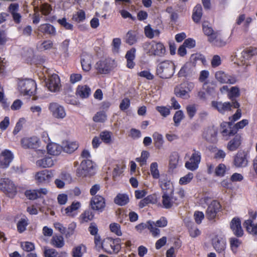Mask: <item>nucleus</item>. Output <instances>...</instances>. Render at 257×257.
Masks as SVG:
<instances>
[{"instance_id":"f257e3e1","label":"nucleus","mask_w":257,"mask_h":257,"mask_svg":"<svg viewBox=\"0 0 257 257\" xmlns=\"http://www.w3.org/2000/svg\"><path fill=\"white\" fill-rule=\"evenodd\" d=\"M185 192L182 188L172 193L163 194L162 196V206L165 209H171L177 206L183 202Z\"/></svg>"},{"instance_id":"f03ea898","label":"nucleus","mask_w":257,"mask_h":257,"mask_svg":"<svg viewBox=\"0 0 257 257\" xmlns=\"http://www.w3.org/2000/svg\"><path fill=\"white\" fill-rule=\"evenodd\" d=\"M120 241V239L119 238L113 239L111 237H106L102 241L100 239L99 243L95 244V246L99 248L101 247L107 253H117L121 248Z\"/></svg>"},{"instance_id":"7ed1b4c3","label":"nucleus","mask_w":257,"mask_h":257,"mask_svg":"<svg viewBox=\"0 0 257 257\" xmlns=\"http://www.w3.org/2000/svg\"><path fill=\"white\" fill-rule=\"evenodd\" d=\"M143 48L145 53L149 56H157L162 57L166 53V48L164 44L160 42L152 41L143 44Z\"/></svg>"},{"instance_id":"20e7f679","label":"nucleus","mask_w":257,"mask_h":257,"mask_svg":"<svg viewBox=\"0 0 257 257\" xmlns=\"http://www.w3.org/2000/svg\"><path fill=\"white\" fill-rule=\"evenodd\" d=\"M174 63L170 60H164L158 64L157 67V74L162 79H168L172 77L175 73Z\"/></svg>"},{"instance_id":"39448f33","label":"nucleus","mask_w":257,"mask_h":257,"mask_svg":"<svg viewBox=\"0 0 257 257\" xmlns=\"http://www.w3.org/2000/svg\"><path fill=\"white\" fill-rule=\"evenodd\" d=\"M116 67V62L110 58L100 59L95 65V69L98 74H109Z\"/></svg>"},{"instance_id":"423d86ee","label":"nucleus","mask_w":257,"mask_h":257,"mask_svg":"<svg viewBox=\"0 0 257 257\" xmlns=\"http://www.w3.org/2000/svg\"><path fill=\"white\" fill-rule=\"evenodd\" d=\"M20 93L23 95L31 96L35 94L37 89L36 82L32 79H25L18 83Z\"/></svg>"},{"instance_id":"0eeeda50","label":"nucleus","mask_w":257,"mask_h":257,"mask_svg":"<svg viewBox=\"0 0 257 257\" xmlns=\"http://www.w3.org/2000/svg\"><path fill=\"white\" fill-rule=\"evenodd\" d=\"M194 87V83L188 81H184L177 85L174 88V94L177 97L186 99L190 97L189 93Z\"/></svg>"},{"instance_id":"6e6552de","label":"nucleus","mask_w":257,"mask_h":257,"mask_svg":"<svg viewBox=\"0 0 257 257\" xmlns=\"http://www.w3.org/2000/svg\"><path fill=\"white\" fill-rule=\"evenodd\" d=\"M0 190L9 197H14L17 194V187L9 178L0 179Z\"/></svg>"},{"instance_id":"1a4fd4ad","label":"nucleus","mask_w":257,"mask_h":257,"mask_svg":"<svg viewBox=\"0 0 257 257\" xmlns=\"http://www.w3.org/2000/svg\"><path fill=\"white\" fill-rule=\"evenodd\" d=\"M211 106L220 113L224 114L225 112L230 111L232 107L239 108L240 104L238 101H234L233 103L227 101L223 103L220 101H212Z\"/></svg>"},{"instance_id":"9d476101","label":"nucleus","mask_w":257,"mask_h":257,"mask_svg":"<svg viewBox=\"0 0 257 257\" xmlns=\"http://www.w3.org/2000/svg\"><path fill=\"white\" fill-rule=\"evenodd\" d=\"M249 153L245 151L240 150L234 156L233 165L237 168L246 167L248 164Z\"/></svg>"},{"instance_id":"9b49d317","label":"nucleus","mask_w":257,"mask_h":257,"mask_svg":"<svg viewBox=\"0 0 257 257\" xmlns=\"http://www.w3.org/2000/svg\"><path fill=\"white\" fill-rule=\"evenodd\" d=\"M222 210V206L220 202L213 200L208 205L206 210V217L209 220H214L217 217V213Z\"/></svg>"},{"instance_id":"f8f14e48","label":"nucleus","mask_w":257,"mask_h":257,"mask_svg":"<svg viewBox=\"0 0 257 257\" xmlns=\"http://www.w3.org/2000/svg\"><path fill=\"white\" fill-rule=\"evenodd\" d=\"M193 151L189 161H187L185 164V167L191 171H195L198 168L201 159V153L199 151L195 149H193Z\"/></svg>"},{"instance_id":"ddd939ff","label":"nucleus","mask_w":257,"mask_h":257,"mask_svg":"<svg viewBox=\"0 0 257 257\" xmlns=\"http://www.w3.org/2000/svg\"><path fill=\"white\" fill-rule=\"evenodd\" d=\"M146 228L150 230L154 237H157L160 235V229L154 226V222L152 220H149L146 223H141L135 226L136 230L139 233H141Z\"/></svg>"},{"instance_id":"4468645a","label":"nucleus","mask_w":257,"mask_h":257,"mask_svg":"<svg viewBox=\"0 0 257 257\" xmlns=\"http://www.w3.org/2000/svg\"><path fill=\"white\" fill-rule=\"evenodd\" d=\"M217 127L212 125L204 129L202 136L208 142L215 143L217 142Z\"/></svg>"},{"instance_id":"2eb2a0df","label":"nucleus","mask_w":257,"mask_h":257,"mask_svg":"<svg viewBox=\"0 0 257 257\" xmlns=\"http://www.w3.org/2000/svg\"><path fill=\"white\" fill-rule=\"evenodd\" d=\"M48 109L55 118H63L66 116L64 108L57 102L50 103Z\"/></svg>"},{"instance_id":"dca6fc26","label":"nucleus","mask_w":257,"mask_h":257,"mask_svg":"<svg viewBox=\"0 0 257 257\" xmlns=\"http://www.w3.org/2000/svg\"><path fill=\"white\" fill-rule=\"evenodd\" d=\"M89 204L92 210L102 212L105 206V199L102 196L96 195L92 197Z\"/></svg>"},{"instance_id":"f3484780","label":"nucleus","mask_w":257,"mask_h":257,"mask_svg":"<svg viewBox=\"0 0 257 257\" xmlns=\"http://www.w3.org/2000/svg\"><path fill=\"white\" fill-rule=\"evenodd\" d=\"M46 85L48 90L51 92H57L59 90L60 87V80L59 76L56 74H53L49 76Z\"/></svg>"},{"instance_id":"a211bd4d","label":"nucleus","mask_w":257,"mask_h":257,"mask_svg":"<svg viewBox=\"0 0 257 257\" xmlns=\"http://www.w3.org/2000/svg\"><path fill=\"white\" fill-rule=\"evenodd\" d=\"M231 122L223 121L220 124V132L225 140L236 134L235 130Z\"/></svg>"},{"instance_id":"6ab92c4d","label":"nucleus","mask_w":257,"mask_h":257,"mask_svg":"<svg viewBox=\"0 0 257 257\" xmlns=\"http://www.w3.org/2000/svg\"><path fill=\"white\" fill-rule=\"evenodd\" d=\"M93 169L92 161L89 160H85L81 162L79 167L77 170V174L78 177H86L89 172Z\"/></svg>"},{"instance_id":"aec40b11","label":"nucleus","mask_w":257,"mask_h":257,"mask_svg":"<svg viewBox=\"0 0 257 257\" xmlns=\"http://www.w3.org/2000/svg\"><path fill=\"white\" fill-rule=\"evenodd\" d=\"M212 244L217 252L224 254L226 241L224 237L215 236L212 239Z\"/></svg>"},{"instance_id":"412c9836","label":"nucleus","mask_w":257,"mask_h":257,"mask_svg":"<svg viewBox=\"0 0 257 257\" xmlns=\"http://www.w3.org/2000/svg\"><path fill=\"white\" fill-rule=\"evenodd\" d=\"M159 183L162 194L174 193V187L167 175L162 176L159 179Z\"/></svg>"},{"instance_id":"4be33fe9","label":"nucleus","mask_w":257,"mask_h":257,"mask_svg":"<svg viewBox=\"0 0 257 257\" xmlns=\"http://www.w3.org/2000/svg\"><path fill=\"white\" fill-rule=\"evenodd\" d=\"M242 142V137L241 134H236L231 139L227 144V149L233 152L239 149Z\"/></svg>"},{"instance_id":"5701e85b","label":"nucleus","mask_w":257,"mask_h":257,"mask_svg":"<svg viewBox=\"0 0 257 257\" xmlns=\"http://www.w3.org/2000/svg\"><path fill=\"white\" fill-rule=\"evenodd\" d=\"M14 159L12 152L9 150H5L0 154V168H8Z\"/></svg>"},{"instance_id":"b1692460","label":"nucleus","mask_w":257,"mask_h":257,"mask_svg":"<svg viewBox=\"0 0 257 257\" xmlns=\"http://www.w3.org/2000/svg\"><path fill=\"white\" fill-rule=\"evenodd\" d=\"M215 77L221 83L233 84L236 82L235 77L228 75L222 71H217L215 74Z\"/></svg>"},{"instance_id":"393cba45","label":"nucleus","mask_w":257,"mask_h":257,"mask_svg":"<svg viewBox=\"0 0 257 257\" xmlns=\"http://www.w3.org/2000/svg\"><path fill=\"white\" fill-rule=\"evenodd\" d=\"M47 193L48 191L46 188H40L39 189L27 190L25 191V194L29 199L35 200L43 197Z\"/></svg>"},{"instance_id":"a878e982","label":"nucleus","mask_w":257,"mask_h":257,"mask_svg":"<svg viewBox=\"0 0 257 257\" xmlns=\"http://www.w3.org/2000/svg\"><path fill=\"white\" fill-rule=\"evenodd\" d=\"M230 227L233 234L240 237L243 235V231L241 225V221L238 217H234L230 223Z\"/></svg>"},{"instance_id":"bb28decb","label":"nucleus","mask_w":257,"mask_h":257,"mask_svg":"<svg viewBox=\"0 0 257 257\" xmlns=\"http://www.w3.org/2000/svg\"><path fill=\"white\" fill-rule=\"evenodd\" d=\"M22 147L25 149H35L39 146V139L37 137H26L21 139Z\"/></svg>"},{"instance_id":"cd10ccee","label":"nucleus","mask_w":257,"mask_h":257,"mask_svg":"<svg viewBox=\"0 0 257 257\" xmlns=\"http://www.w3.org/2000/svg\"><path fill=\"white\" fill-rule=\"evenodd\" d=\"M143 35H140L139 33L134 30H130L125 35V42L128 45L132 46L136 44L141 38Z\"/></svg>"},{"instance_id":"c85d7f7f","label":"nucleus","mask_w":257,"mask_h":257,"mask_svg":"<svg viewBox=\"0 0 257 257\" xmlns=\"http://www.w3.org/2000/svg\"><path fill=\"white\" fill-rule=\"evenodd\" d=\"M37 30L39 33L44 35H49L54 36L56 34L55 28L54 26L49 23H45L40 25Z\"/></svg>"},{"instance_id":"c756f323","label":"nucleus","mask_w":257,"mask_h":257,"mask_svg":"<svg viewBox=\"0 0 257 257\" xmlns=\"http://www.w3.org/2000/svg\"><path fill=\"white\" fill-rule=\"evenodd\" d=\"M53 177V174L51 171L45 170L37 173L36 179L39 183L49 182Z\"/></svg>"},{"instance_id":"7c9ffc66","label":"nucleus","mask_w":257,"mask_h":257,"mask_svg":"<svg viewBox=\"0 0 257 257\" xmlns=\"http://www.w3.org/2000/svg\"><path fill=\"white\" fill-rule=\"evenodd\" d=\"M208 41L216 47H223L226 44L225 39L218 31H216L213 36L208 38Z\"/></svg>"},{"instance_id":"2f4dec72","label":"nucleus","mask_w":257,"mask_h":257,"mask_svg":"<svg viewBox=\"0 0 257 257\" xmlns=\"http://www.w3.org/2000/svg\"><path fill=\"white\" fill-rule=\"evenodd\" d=\"M80 206L81 204L79 202H73L71 205L66 208H62L61 212L67 216L74 217L76 214L75 212L80 207Z\"/></svg>"},{"instance_id":"473e14b6","label":"nucleus","mask_w":257,"mask_h":257,"mask_svg":"<svg viewBox=\"0 0 257 257\" xmlns=\"http://www.w3.org/2000/svg\"><path fill=\"white\" fill-rule=\"evenodd\" d=\"M92 57L88 55H84L81 59V64L82 70L88 72L91 68Z\"/></svg>"},{"instance_id":"72a5a7b5","label":"nucleus","mask_w":257,"mask_h":257,"mask_svg":"<svg viewBox=\"0 0 257 257\" xmlns=\"http://www.w3.org/2000/svg\"><path fill=\"white\" fill-rule=\"evenodd\" d=\"M243 225L248 233L253 235H257V223H254L250 220H245Z\"/></svg>"},{"instance_id":"f704fd0d","label":"nucleus","mask_w":257,"mask_h":257,"mask_svg":"<svg viewBox=\"0 0 257 257\" xmlns=\"http://www.w3.org/2000/svg\"><path fill=\"white\" fill-rule=\"evenodd\" d=\"M94 217V213L92 209L85 210L79 216L80 223L88 222L93 220Z\"/></svg>"},{"instance_id":"c9c22d12","label":"nucleus","mask_w":257,"mask_h":257,"mask_svg":"<svg viewBox=\"0 0 257 257\" xmlns=\"http://www.w3.org/2000/svg\"><path fill=\"white\" fill-rule=\"evenodd\" d=\"M202 16V8L200 4H197L193 10L192 18L195 23H199Z\"/></svg>"},{"instance_id":"e433bc0d","label":"nucleus","mask_w":257,"mask_h":257,"mask_svg":"<svg viewBox=\"0 0 257 257\" xmlns=\"http://www.w3.org/2000/svg\"><path fill=\"white\" fill-rule=\"evenodd\" d=\"M51 244L56 248H62L64 246L65 243L63 237L61 235H54L50 240Z\"/></svg>"},{"instance_id":"4c0bfd02","label":"nucleus","mask_w":257,"mask_h":257,"mask_svg":"<svg viewBox=\"0 0 257 257\" xmlns=\"http://www.w3.org/2000/svg\"><path fill=\"white\" fill-rule=\"evenodd\" d=\"M152 137L155 148L158 149H162L164 143L162 135L157 132H155L153 134Z\"/></svg>"},{"instance_id":"58836bf2","label":"nucleus","mask_w":257,"mask_h":257,"mask_svg":"<svg viewBox=\"0 0 257 257\" xmlns=\"http://www.w3.org/2000/svg\"><path fill=\"white\" fill-rule=\"evenodd\" d=\"M88 231L92 235L94 236V243L97 244L101 239L100 236L98 234V229L95 222H91L88 228Z\"/></svg>"},{"instance_id":"ea45409f","label":"nucleus","mask_w":257,"mask_h":257,"mask_svg":"<svg viewBox=\"0 0 257 257\" xmlns=\"http://www.w3.org/2000/svg\"><path fill=\"white\" fill-rule=\"evenodd\" d=\"M90 88L87 85H79L76 90V94L81 98H85L89 97L90 94Z\"/></svg>"},{"instance_id":"a19ab883","label":"nucleus","mask_w":257,"mask_h":257,"mask_svg":"<svg viewBox=\"0 0 257 257\" xmlns=\"http://www.w3.org/2000/svg\"><path fill=\"white\" fill-rule=\"evenodd\" d=\"M240 95L239 88L237 86H232L228 91L227 94V97L231 101V102L234 101H238L236 98L239 97Z\"/></svg>"},{"instance_id":"79ce46f5","label":"nucleus","mask_w":257,"mask_h":257,"mask_svg":"<svg viewBox=\"0 0 257 257\" xmlns=\"http://www.w3.org/2000/svg\"><path fill=\"white\" fill-rule=\"evenodd\" d=\"M129 202L127 195L125 194H118L114 199V202L119 206H124Z\"/></svg>"},{"instance_id":"37998d69","label":"nucleus","mask_w":257,"mask_h":257,"mask_svg":"<svg viewBox=\"0 0 257 257\" xmlns=\"http://www.w3.org/2000/svg\"><path fill=\"white\" fill-rule=\"evenodd\" d=\"M29 224V219L27 217L21 218L17 223L18 232L20 233L24 232Z\"/></svg>"},{"instance_id":"c03bdc74","label":"nucleus","mask_w":257,"mask_h":257,"mask_svg":"<svg viewBox=\"0 0 257 257\" xmlns=\"http://www.w3.org/2000/svg\"><path fill=\"white\" fill-rule=\"evenodd\" d=\"M47 149L48 153L51 155L57 156L61 152V147L56 143H48Z\"/></svg>"},{"instance_id":"a18cd8bd","label":"nucleus","mask_w":257,"mask_h":257,"mask_svg":"<svg viewBox=\"0 0 257 257\" xmlns=\"http://www.w3.org/2000/svg\"><path fill=\"white\" fill-rule=\"evenodd\" d=\"M38 166L42 168L51 167L54 165V161L51 157H45L36 162Z\"/></svg>"},{"instance_id":"49530a36","label":"nucleus","mask_w":257,"mask_h":257,"mask_svg":"<svg viewBox=\"0 0 257 257\" xmlns=\"http://www.w3.org/2000/svg\"><path fill=\"white\" fill-rule=\"evenodd\" d=\"M179 160V155L177 152H173L170 156L169 159V167L170 169H174L177 168Z\"/></svg>"},{"instance_id":"de8ad7c7","label":"nucleus","mask_w":257,"mask_h":257,"mask_svg":"<svg viewBox=\"0 0 257 257\" xmlns=\"http://www.w3.org/2000/svg\"><path fill=\"white\" fill-rule=\"evenodd\" d=\"M112 133L107 131L101 132L99 134L101 140L106 144H110L112 142Z\"/></svg>"},{"instance_id":"09e8293b","label":"nucleus","mask_w":257,"mask_h":257,"mask_svg":"<svg viewBox=\"0 0 257 257\" xmlns=\"http://www.w3.org/2000/svg\"><path fill=\"white\" fill-rule=\"evenodd\" d=\"M230 246L232 251L234 253H236L237 252L238 247L241 244V241L236 238L231 237L229 239Z\"/></svg>"},{"instance_id":"8fccbe9b","label":"nucleus","mask_w":257,"mask_h":257,"mask_svg":"<svg viewBox=\"0 0 257 257\" xmlns=\"http://www.w3.org/2000/svg\"><path fill=\"white\" fill-rule=\"evenodd\" d=\"M184 117L185 115L182 110H179L176 111L173 118L175 126H178Z\"/></svg>"},{"instance_id":"3c124183","label":"nucleus","mask_w":257,"mask_h":257,"mask_svg":"<svg viewBox=\"0 0 257 257\" xmlns=\"http://www.w3.org/2000/svg\"><path fill=\"white\" fill-rule=\"evenodd\" d=\"M155 203V198L152 195H150L142 199L139 203V206L140 208H143L150 203Z\"/></svg>"},{"instance_id":"603ef678","label":"nucleus","mask_w":257,"mask_h":257,"mask_svg":"<svg viewBox=\"0 0 257 257\" xmlns=\"http://www.w3.org/2000/svg\"><path fill=\"white\" fill-rule=\"evenodd\" d=\"M216 84L215 82H209L208 81L205 82L203 85V88L206 92L209 94H212L215 92Z\"/></svg>"},{"instance_id":"864d4df0","label":"nucleus","mask_w":257,"mask_h":257,"mask_svg":"<svg viewBox=\"0 0 257 257\" xmlns=\"http://www.w3.org/2000/svg\"><path fill=\"white\" fill-rule=\"evenodd\" d=\"M107 119V115L104 111H98L93 117V120L95 122L103 123Z\"/></svg>"},{"instance_id":"5fc2aeb1","label":"nucleus","mask_w":257,"mask_h":257,"mask_svg":"<svg viewBox=\"0 0 257 257\" xmlns=\"http://www.w3.org/2000/svg\"><path fill=\"white\" fill-rule=\"evenodd\" d=\"M78 147V144L76 142H68L64 146V151L68 153H72Z\"/></svg>"},{"instance_id":"6e6d98bb","label":"nucleus","mask_w":257,"mask_h":257,"mask_svg":"<svg viewBox=\"0 0 257 257\" xmlns=\"http://www.w3.org/2000/svg\"><path fill=\"white\" fill-rule=\"evenodd\" d=\"M150 171L154 179H157L160 177L158 165L157 162H153L150 165Z\"/></svg>"},{"instance_id":"4d7b16f0","label":"nucleus","mask_w":257,"mask_h":257,"mask_svg":"<svg viewBox=\"0 0 257 257\" xmlns=\"http://www.w3.org/2000/svg\"><path fill=\"white\" fill-rule=\"evenodd\" d=\"M109 229L111 232L116 235L119 236L122 235L120 225L119 224L114 222L110 223L109 225Z\"/></svg>"},{"instance_id":"13d9d810","label":"nucleus","mask_w":257,"mask_h":257,"mask_svg":"<svg viewBox=\"0 0 257 257\" xmlns=\"http://www.w3.org/2000/svg\"><path fill=\"white\" fill-rule=\"evenodd\" d=\"M226 166L223 164H219L215 169V175L218 177H223L226 172Z\"/></svg>"},{"instance_id":"bf43d9fd","label":"nucleus","mask_w":257,"mask_h":257,"mask_svg":"<svg viewBox=\"0 0 257 257\" xmlns=\"http://www.w3.org/2000/svg\"><path fill=\"white\" fill-rule=\"evenodd\" d=\"M202 30L204 34L208 36V38L213 36L216 31H214L212 28L209 26L205 22L202 24Z\"/></svg>"},{"instance_id":"052dcab7","label":"nucleus","mask_w":257,"mask_h":257,"mask_svg":"<svg viewBox=\"0 0 257 257\" xmlns=\"http://www.w3.org/2000/svg\"><path fill=\"white\" fill-rule=\"evenodd\" d=\"M193 177V174L192 173L189 172L185 176L180 178L179 183L181 185H186L191 181Z\"/></svg>"},{"instance_id":"680f3d73","label":"nucleus","mask_w":257,"mask_h":257,"mask_svg":"<svg viewBox=\"0 0 257 257\" xmlns=\"http://www.w3.org/2000/svg\"><path fill=\"white\" fill-rule=\"evenodd\" d=\"M187 113L190 119H192L197 112L196 106L195 104L188 105L186 108Z\"/></svg>"},{"instance_id":"e2e57ef3","label":"nucleus","mask_w":257,"mask_h":257,"mask_svg":"<svg viewBox=\"0 0 257 257\" xmlns=\"http://www.w3.org/2000/svg\"><path fill=\"white\" fill-rule=\"evenodd\" d=\"M58 252L54 248L45 247L44 250V257H57Z\"/></svg>"},{"instance_id":"0e129e2a","label":"nucleus","mask_w":257,"mask_h":257,"mask_svg":"<svg viewBox=\"0 0 257 257\" xmlns=\"http://www.w3.org/2000/svg\"><path fill=\"white\" fill-rule=\"evenodd\" d=\"M156 109L163 117H166L170 114V106L168 107L164 106H158Z\"/></svg>"},{"instance_id":"69168bd1","label":"nucleus","mask_w":257,"mask_h":257,"mask_svg":"<svg viewBox=\"0 0 257 257\" xmlns=\"http://www.w3.org/2000/svg\"><path fill=\"white\" fill-rule=\"evenodd\" d=\"M82 247L85 248V246L83 244H81L74 247L72 250V257H82L83 255L82 252Z\"/></svg>"},{"instance_id":"338daca9","label":"nucleus","mask_w":257,"mask_h":257,"mask_svg":"<svg viewBox=\"0 0 257 257\" xmlns=\"http://www.w3.org/2000/svg\"><path fill=\"white\" fill-rule=\"evenodd\" d=\"M249 121L248 119H243L240 121L237 122L233 125L234 130H235L236 134H237V132L239 130L242 129L245 126L248 124Z\"/></svg>"},{"instance_id":"774afa93","label":"nucleus","mask_w":257,"mask_h":257,"mask_svg":"<svg viewBox=\"0 0 257 257\" xmlns=\"http://www.w3.org/2000/svg\"><path fill=\"white\" fill-rule=\"evenodd\" d=\"M190 235L192 237H195L200 234V231L195 226L194 223H191L189 228Z\"/></svg>"}]
</instances>
